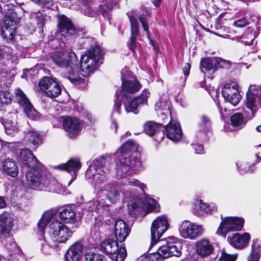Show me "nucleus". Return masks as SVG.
<instances>
[{"label":"nucleus","mask_w":261,"mask_h":261,"mask_svg":"<svg viewBox=\"0 0 261 261\" xmlns=\"http://www.w3.org/2000/svg\"><path fill=\"white\" fill-rule=\"evenodd\" d=\"M233 24L237 27L242 28L246 26L248 22L246 18H242L235 21Z\"/></svg>","instance_id":"0e129e2a"},{"label":"nucleus","mask_w":261,"mask_h":261,"mask_svg":"<svg viewBox=\"0 0 261 261\" xmlns=\"http://www.w3.org/2000/svg\"><path fill=\"white\" fill-rule=\"evenodd\" d=\"M181 253L180 244L168 240L165 245L159 247L156 253L142 255L140 257V261H163V258L171 256H179Z\"/></svg>","instance_id":"20e7f679"},{"label":"nucleus","mask_w":261,"mask_h":261,"mask_svg":"<svg viewBox=\"0 0 261 261\" xmlns=\"http://www.w3.org/2000/svg\"><path fill=\"white\" fill-rule=\"evenodd\" d=\"M43 166L40 168H30L26 174L28 184L31 189L40 191H46L48 185V181L44 176Z\"/></svg>","instance_id":"0eeeda50"},{"label":"nucleus","mask_w":261,"mask_h":261,"mask_svg":"<svg viewBox=\"0 0 261 261\" xmlns=\"http://www.w3.org/2000/svg\"><path fill=\"white\" fill-rule=\"evenodd\" d=\"M42 8H49L54 4L53 0H32Z\"/></svg>","instance_id":"864d4df0"},{"label":"nucleus","mask_w":261,"mask_h":261,"mask_svg":"<svg viewBox=\"0 0 261 261\" xmlns=\"http://www.w3.org/2000/svg\"><path fill=\"white\" fill-rule=\"evenodd\" d=\"M1 121L3 123L5 128L6 133L7 134L13 135L15 132H17L18 127L15 120L9 119L6 120L1 119Z\"/></svg>","instance_id":"4c0bfd02"},{"label":"nucleus","mask_w":261,"mask_h":261,"mask_svg":"<svg viewBox=\"0 0 261 261\" xmlns=\"http://www.w3.org/2000/svg\"><path fill=\"white\" fill-rule=\"evenodd\" d=\"M50 58L58 66L65 68L64 76L71 83L77 85L84 83L79 74V60L73 51H55L51 54Z\"/></svg>","instance_id":"7ed1b4c3"},{"label":"nucleus","mask_w":261,"mask_h":261,"mask_svg":"<svg viewBox=\"0 0 261 261\" xmlns=\"http://www.w3.org/2000/svg\"><path fill=\"white\" fill-rule=\"evenodd\" d=\"M81 122L78 118L67 117L63 119V128L70 138L77 135L81 131Z\"/></svg>","instance_id":"a211bd4d"},{"label":"nucleus","mask_w":261,"mask_h":261,"mask_svg":"<svg viewBox=\"0 0 261 261\" xmlns=\"http://www.w3.org/2000/svg\"><path fill=\"white\" fill-rule=\"evenodd\" d=\"M149 95V92L148 90L145 89L143 91L141 95L139 97L129 99L124 102V107L126 112H133L135 114L138 113V107L144 103H146L147 98Z\"/></svg>","instance_id":"f3484780"},{"label":"nucleus","mask_w":261,"mask_h":261,"mask_svg":"<svg viewBox=\"0 0 261 261\" xmlns=\"http://www.w3.org/2000/svg\"><path fill=\"white\" fill-rule=\"evenodd\" d=\"M237 258V254L230 255L226 253L224 251L222 252L220 258L221 261H235Z\"/></svg>","instance_id":"4d7b16f0"},{"label":"nucleus","mask_w":261,"mask_h":261,"mask_svg":"<svg viewBox=\"0 0 261 261\" xmlns=\"http://www.w3.org/2000/svg\"><path fill=\"white\" fill-rule=\"evenodd\" d=\"M217 209V206L215 203H205L201 200L196 201L194 208L195 212L198 215L207 214L216 211Z\"/></svg>","instance_id":"bb28decb"},{"label":"nucleus","mask_w":261,"mask_h":261,"mask_svg":"<svg viewBox=\"0 0 261 261\" xmlns=\"http://www.w3.org/2000/svg\"><path fill=\"white\" fill-rule=\"evenodd\" d=\"M117 0H107L103 2L99 5L101 13L103 15H106L116 5Z\"/></svg>","instance_id":"79ce46f5"},{"label":"nucleus","mask_w":261,"mask_h":261,"mask_svg":"<svg viewBox=\"0 0 261 261\" xmlns=\"http://www.w3.org/2000/svg\"><path fill=\"white\" fill-rule=\"evenodd\" d=\"M107 159L104 157H100L99 159L93 161L92 164L88 168L86 171V175L87 177H90L93 175V171H98L99 170L108 169L105 166L106 164Z\"/></svg>","instance_id":"7c9ffc66"},{"label":"nucleus","mask_w":261,"mask_h":261,"mask_svg":"<svg viewBox=\"0 0 261 261\" xmlns=\"http://www.w3.org/2000/svg\"><path fill=\"white\" fill-rule=\"evenodd\" d=\"M140 208V204L137 202L131 203H130L128 204V209L130 214H136V213L134 212L136 211H139Z\"/></svg>","instance_id":"052dcab7"},{"label":"nucleus","mask_w":261,"mask_h":261,"mask_svg":"<svg viewBox=\"0 0 261 261\" xmlns=\"http://www.w3.org/2000/svg\"><path fill=\"white\" fill-rule=\"evenodd\" d=\"M193 148L195 150V153L197 154H201L204 152L203 147L202 144H193Z\"/></svg>","instance_id":"69168bd1"},{"label":"nucleus","mask_w":261,"mask_h":261,"mask_svg":"<svg viewBox=\"0 0 261 261\" xmlns=\"http://www.w3.org/2000/svg\"><path fill=\"white\" fill-rule=\"evenodd\" d=\"M12 49L9 46H4L3 48H0V61L6 56L8 57L11 55Z\"/></svg>","instance_id":"13d9d810"},{"label":"nucleus","mask_w":261,"mask_h":261,"mask_svg":"<svg viewBox=\"0 0 261 261\" xmlns=\"http://www.w3.org/2000/svg\"><path fill=\"white\" fill-rule=\"evenodd\" d=\"M115 182H109L101 188V190L105 191V194L112 203H116L120 199V193L116 188Z\"/></svg>","instance_id":"412c9836"},{"label":"nucleus","mask_w":261,"mask_h":261,"mask_svg":"<svg viewBox=\"0 0 261 261\" xmlns=\"http://www.w3.org/2000/svg\"><path fill=\"white\" fill-rule=\"evenodd\" d=\"M114 234L120 242L124 241L130 232V228L125 221L121 219L116 220L114 225Z\"/></svg>","instance_id":"6ab92c4d"},{"label":"nucleus","mask_w":261,"mask_h":261,"mask_svg":"<svg viewBox=\"0 0 261 261\" xmlns=\"http://www.w3.org/2000/svg\"><path fill=\"white\" fill-rule=\"evenodd\" d=\"M255 244L256 242L253 240L252 244V252L249 256L248 261H258L260 256Z\"/></svg>","instance_id":"de8ad7c7"},{"label":"nucleus","mask_w":261,"mask_h":261,"mask_svg":"<svg viewBox=\"0 0 261 261\" xmlns=\"http://www.w3.org/2000/svg\"><path fill=\"white\" fill-rule=\"evenodd\" d=\"M83 250L81 243L77 242L72 245L67 250L65 254L66 261H79Z\"/></svg>","instance_id":"b1692460"},{"label":"nucleus","mask_w":261,"mask_h":261,"mask_svg":"<svg viewBox=\"0 0 261 261\" xmlns=\"http://www.w3.org/2000/svg\"><path fill=\"white\" fill-rule=\"evenodd\" d=\"M84 261H106V260L102 255L87 253L85 255Z\"/></svg>","instance_id":"49530a36"},{"label":"nucleus","mask_w":261,"mask_h":261,"mask_svg":"<svg viewBox=\"0 0 261 261\" xmlns=\"http://www.w3.org/2000/svg\"><path fill=\"white\" fill-rule=\"evenodd\" d=\"M14 72L5 69L0 70V87H8L12 82Z\"/></svg>","instance_id":"72a5a7b5"},{"label":"nucleus","mask_w":261,"mask_h":261,"mask_svg":"<svg viewBox=\"0 0 261 261\" xmlns=\"http://www.w3.org/2000/svg\"><path fill=\"white\" fill-rule=\"evenodd\" d=\"M201 70L203 72L208 71L213 69L212 58L203 59L201 61Z\"/></svg>","instance_id":"a18cd8bd"},{"label":"nucleus","mask_w":261,"mask_h":261,"mask_svg":"<svg viewBox=\"0 0 261 261\" xmlns=\"http://www.w3.org/2000/svg\"><path fill=\"white\" fill-rule=\"evenodd\" d=\"M179 231L182 238L194 239L202 234L203 229L201 225L193 224L188 221H184L180 225Z\"/></svg>","instance_id":"f8f14e48"},{"label":"nucleus","mask_w":261,"mask_h":261,"mask_svg":"<svg viewBox=\"0 0 261 261\" xmlns=\"http://www.w3.org/2000/svg\"><path fill=\"white\" fill-rule=\"evenodd\" d=\"M59 31L57 34V38L53 39L51 42L53 43L58 42V39H60L62 42L60 43L59 46H56V48L64 49L65 48V43L64 40H68L72 38H75L79 34H77V31L73 26L71 20L65 15H61L58 18V24Z\"/></svg>","instance_id":"39448f33"},{"label":"nucleus","mask_w":261,"mask_h":261,"mask_svg":"<svg viewBox=\"0 0 261 261\" xmlns=\"http://www.w3.org/2000/svg\"><path fill=\"white\" fill-rule=\"evenodd\" d=\"M246 107L254 114L261 107V85H251L246 94Z\"/></svg>","instance_id":"9d476101"},{"label":"nucleus","mask_w":261,"mask_h":261,"mask_svg":"<svg viewBox=\"0 0 261 261\" xmlns=\"http://www.w3.org/2000/svg\"><path fill=\"white\" fill-rule=\"evenodd\" d=\"M213 245L207 239H200L196 243V252L201 256L209 255L213 252Z\"/></svg>","instance_id":"a878e982"},{"label":"nucleus","mask_w":261,"mask_h":261,"mask_svg":"<svg viewBox=\"0 0 261 261\" xmlns=\"http://www.w3.org/2000/svg\"><path fill=\"white\" fill-rule=\"evenodd\" d=\"M130 22L131 25V36L130 38V49L134 52L136 48V37L138 35L139 30L138 27L139 24L135 18H130Z\"/></svg>","instance_id":"473e14b6"},{"label":"nucleus","mask_w":261,"mask_h":261,"mask_svg":"<svg viewBox=\"0 0 261 261\" xmlns=\"http://www.w3.org/2000/svg\"><path fill=\"white\" fill-rule=\"evenodd\" d=\"M168 138L174 142H177L182 137V131L178 122L170 121L165 128Z\"/></svg>","instance_id":"4be33fe9"},{"label":"nucleus","mask_w":261,"mask_h":261,"mask_svg":"<svg viewBox=\"0 0 261 261\" xmlns=\"http://www.w3.org/2000/svg\"><path fill=\"white\" fill-rule=\"evenodd\" d=\"M208 131L204 130H198L197 128V130L195 134V137L197 140L200 141H205L207 140V133Z\"/></svg>","instance_id":"6e6d98bb"},{"label":"nucleus","mask_w":261,"mask_h":261,"mask_svg":"<svg viewBox=\"0 0 261 261\" xmlns=\"http://www.w3.org/2000/svg\"><path fill=\"white\" fill-rule=\"evenodd\" d=\"M101 57V49L99 46H95L85 51L81 59V70L83 76H87L94 71Z\"/></svg>","instance_id":"423d86ee"},{"label":"nucleus","mask_w":261,"mask_h":261,"mask_svg":"<svg viewBox=\"0 0 261 261\" xmlns=\"http://www.w3.org/2000/svg\"><path fill=\"white\" fill-rule=\"evenodd\" d=\"M100 248L108 254H116L115 261H123L126 256L125 247H119L118 241L112 239L103 240L100 244Z\"/></svg>","instance_id":"1a4fd4ad"},{"label":"nucleus","mask_w":261,"mask_h":261,"mask_svg":"<svg viewBox=\"0 0 261 261\" xmlns=\"http://www.w3.org/2000/svg\"><path fill=\"white\" fill-rule=\"evenodd\" d=\"M12 100V95L9 92L7 91H3L0 92V103L8 104Z\"/></svg>","instance_id":"8fccbe9b"},{"label":"nucleus","mask_w":261,"mask_h":261,"mask_svg":"<svg viewBox=\"0 0 261 261\" xmlns=\"http://www.w3.org/2000/svg\"><path fill=\"white\" fill-rule=\"evenodd\" d=\"M16 99L24 110L29 118L36 120L39 118L38 113L34 109L23 92L19 88L15 90Z\"/></svg>","instance_id":"ddd939ff"},{"label":"nucleus","mask_w":261,"mask_h":261,"mask_svg":"<svg viewBox=\"0 0 261 261\" xmlns=\"http://www.w3.org/2000/svg\"><path fill=\"white\" fill-rule=\"evenodd\" d=\"M59 218L64 223L72 224L76 221L75 213L71 206L61 208L59 211Z\"/></svg>","instance_id":"cd10ccee"},{"label":"nucleus","mask_w":261,"mask_h":261,"mask_svg":"<svg viewBox=\"0 0 261 261\" xmlns=\"http://www.w3.org/2000/svg\"><path fill=\"white\" fill-rule=\"evenodd\" d=\"M39 86L40 89L50 97H57L61 93V88L59 84L50 77H43L40 81Z\"/></svg>","instance_id":"4468645a"},{"label":"nucleus","mask_w":261,"mask_h":261,"mask_svg":"<svg viewBox=\"0 0 261 261\" xmlns=\"http://www.w3.org/2000/svg\"><path fill=\"white\" fill-rule=\"evenodd\" d=\"M191 65L189 63H187L183 68V72L185 76H188L190 73Z\"/></svg>","instance_id":"338daca9"},{"label":"nucleus","mask_w":261,"mask_h":261,"mask_svg":"<svg viewBox=\"0 0 261 261\" xmlns=\"http://www.w3.org/2000/svg\"><path fill=\"white\" fill-rule=\"evenodd\" d=\"M99 170L98 171H93V175H91L89 178H92L95 182V185L105 182L109 178V169H106Z\"/></svg>","instance_id":"f704fd0d"},{"label":"nucleus","mask_w":261,"mask_h":261,"mask_svg":"<svg viewBox=\"0 0 261 261\" xmlns=\"http://www.w3.org/2000/svg\"><path fill=\"white\" fill-rule=\"evenodd\" d=\"M222 94L225 100L233 106L237 105L241 98L238 85L234 82L225 84L222 90Z\"/></svg>","instance_id":"2eb2a0df"},{"label":"nucleus","mask_w":261,"mask_h":261,"mask_svg":"<svg viewBox=\"0 0 261 261\" xmlns=\"http://www.w3.org/2000/svg\"><path fill=\"white\" fill-rule=\"evenodd\" d=\"M212 122L210 118L205 115H202L199 118L197 123V128L198 130H204L208 131L211 127Z\"/></svg>","instance_id":"ea45409f"},{"label":"nucleus","mask_w":261,"mask_h":261,"mask_svg":"<svg viewBox=\"0 0 261 261\" xmlns=\"http://www.w3.org/2000/svg\"><path fill=\"white\" fill-rule=\"evenodd\" d=\"M236 165L237 171L241 174L252 172L254 170V164H249L243 161H238L236 163Z\"/></svg>","instance_id":"58836bf2"},{"label":"nucleus","mask_w":261,"mask_h":261,"mask_svg":"<svg viewBox=\"0 0 261 261\" xmlns=\"http://www.w3.org/2000/svg\"><path fill=\"white\" fill-rule=\"evenodd\" d=\"M139 171H138L135 173L132 172H130V174L127 173V174L126 175V176L124 177H123L122 178H125L126 181L127 182V184L128 185L130 186L139 187L142 190L144 191V190L146 188V186L145 184H144L143 183H141L140 181H139L138 180H137L135 178H131V177H128V178L127 177V176L130 175L132 174H136ZM117 177L119 178H121V177H118L117 176Z\"/></svg>","instance_id":"a19ab883"},{"label":"nucleus","mask_w":261,"mask_h":261,"mask_svg":"<svg viewBox=\"0 0 261 261\" xmlns=\"http://www.w3.org/2000/svg\"><path fill=\"white\" fill-rule=\"evenodd\" d=\"M26 142L32 144L34 146L39 145L41 143V139L39 134L33 129L29 130L24 136Z\"/></svg>","instance_id":"e433bc0d"},{"label":"nucleus","mask_w":261,"mask_h":261,"mask_svg":"<svg viewBox=\"0 0 261 261\" xmlns=\"http://www.w3.org/2000/svg\"><path fill=\"white\" fill-rule=\"evenodd\" d=\"M139 20L142 24V26L144 29V30L147 33V36H149V32H148V22L146 19V18L144 15H141L139 16Z\"/></svg>","instance_id":"680f3d73"},{"label":"nucleus","mask_w":261,"mask_h":261,"mask_svg":"<svg viewBox=\"0 0 261 261\" xmlns=\"http://www.w3.org/2000/svg\"><path fill=\"white\" fill-rule=\"evenodd\" d=\"M2 167L3 171L7 175L12 177H16L18 175V167L13 160L6 159L3 162Z\"/></svg>","instance_id":"2f4dec72"},{"label":"nucleus","mask_w":261,"mask_h":261,"mask_svg":"<svg viewBox=\"0 0 261 261\" xmlns=\"http://www.w3.org/2000/svg\"><path fill=\"white\" fill-rule=\"evenodd\" d=\"M127 72L126 69H123L121 71V80L122 82L121 94L123 96H127L128 94L135 93L138 92L141 88V85L138 81L136 80H126Z\"/></svg>","instance_id":"dca6fc26"},{"label":"nucleus","mask_w":261,"mask_h":261,"mask_svg":"<svg viewBox=\"0 0 261 261\" xmlns=\"http://www.w3.org/2000/svg\"><path fill=\"white\" fill-rule=\"evenodd\" d=\"M14 225L13 218L10 214L3 213L0 215V232L9 233Z\"/></svg>","instance_id":"c85d7f7f"},{"label":"nucleus","mask_w":261,"mask_h":261,"mask_svg":"<svg viewBox=\"0 0 261 261\" xmlns=\"http://www.w3.org/2000/svg\"><path fill=\"white\" fill-rule=\"evenodd\" d=\"M16 23V20L14 19L11 20L9 17L6 18L4 21V24L2 28V35L4 39L9 41L13 40Z\"/></svg>","instance_id":"393cba45"},{"label":"nucleus","mask_w":261,"mask_h":261,"mask_svg":"<svg viewBox=\"0 0 261 261\" xmlns=\"http://www.w3.org/2000/svg\"><path fill=\"white\" fill-rule=\"evenodd\" d=\"M31 18L34 19L38 24H43L44 23V16L39 12H33L30 14Z\"/></svg>","instance_id":"3c124183"},{"label":"nucleus","mask_w":261,"mask_h":261,"mask_svg":"<svg viewBox=\"0 0 261 261\" xmlns=\"http://www.w3.org/2000/svg\"><path fill=\"white\" fill-rule=\"evenodd\" d=\"M168 228V221L164 216L158 217L152 222L151 227V240L150 247H152L157 243Z\"/></svg>","instance_id":"9b49d317"},{"label":"nucleus","mask_w":261,"mask_h":261,"mask_svg":"<svg viewBox=\"0 0 261 261\" xmlns=\"http://www.w3.org/2000/svg\"><path fill=\"white\" fill-rule=\"evenodd\" d=\"M91 39L92 38L90 37H81L80 38L78 41L79 48L84 47L87 44H88Z\"/></svg>","instance_id":"e2e57ef3"},{"label":"nucleus","mask_w":261,"mask_h":261,"mask_svg":"<svg viewBox=\"0 0 261 261\" xmlns=\"http://www.w3.org/2000/svg\"><path fill=\"white\" fill-rule=\"evenodd\" d=\"M147 209L150 212H157L159 211V206L156 200L151 198L146 199Z\"/></svg>","instance_id":"09e8293b"},{"label":"nucleus","mask_w":261,"mask_h":261,"mask_svg":"<svg viewBox=\"0 0 261 261\" xmlns=\"http://www.w3.org/2000/svg\"><path fill=\"white\" fill-rule=\"evenodd\" d=\"M250 237L248 233L245 232L243 234L235 233L232 236H229L227 240L229 243L236 248H243L246 246Z\"/></svg>","instance_id":"5701e85b"},{"label":"nucleus","mask_w":261,"mask_h":261,"mask_svg":"<svg viewBox=\"0 0 261 261\" xmlns=\"http://www.w3.org/2000/svg\"><path fill=\"white\" fill-rule=\"evenodd\" d=\"M241 42L246 45H251L254 39V36L252 33H249L247 35L243 36L240 38Z\"/></svg>","instance_id":"5fc2aeb1"},{"label":"nucleus","mask_w":261,"mask_h":261,"mask_svg":"<svg viewBox=\"0 0 261 261\" xmlns=\"http://www.w3.org/2000/svg\"><path fill=\"white\" fill-rule=\"evenodd\" d=\"M231 124L236 127H238L244 124V119L242 114L240 113H237L232 115L230 117Z\"/></svg>","instance_id":"c03bdc74"},{"label":"nucleus","mask_w":261,"mask_h":261,"mask_svg":"<svg viewBox=\"0 0 261 261\" xmlns=\"http://www.w3.org/2000/svg\"><path fill=\"white\" fill-rule=\"evenodd\" d=\"M161 128L160 125L152 121H148L144 125L145 132L150 136L158 134H161L162 136L163 135V132H160Z\"/></svg>","instance_id":"c9c22d12"},{"label":"nucleus","mask_w":261,"mask_h":261,"mask_svg":"<svg viewBox=\"0 0 261 261\" xmlns=\"http://www.w3.org/2000/svg\"><path fill=\"white\" fill-rule=\"evenodd\" d=\"M55 168L66 170L68 172H73L74 174L75 175L81 168L80 160L77 158L71 159L66 163L58 165Z\"/></svg>","instance_id":"c756f323"},{"label":"nucleus","mask_w":261,"mask_h":261,"mask_svg":"<svg viewBox=\"0 0 261 261\" xmlns=\"http://www.w3.org/2000/svg\"><path fill=\"white\" fill-rule=\"evenodd\" d=\"M53 212H45L38 223V230L43 233L47 224L49 223L48 232L51 240L45 237H43V240L47 246L54 248L56 246L55 242H66L72 236V231L62 222L53 219Z\"/></svg>","instance_id":"f03ea898"},{"label":"nucleus","mask_w":261,"mask_h":261,"mask_svg":"<svg viewBox=\"0 0 261 261\" xmlns=\"http://www.w3.org/2000/svg\"><path fill=\"white\" fill-rule=\"evenodd\" d=\"M85 209L88 211H96L97 213L99 214L101 213L102 205L98 201L92 200L86 204Z\"/></svg>","instance_id":"37998d69"},{"label":"nucleus","mask_w":261,"mask_h":261,"mask_svg":"<svg viewBox=\"0 0 261 261\" xmlns=\"http://www.w3.org/2000/svg\"><path fill=\"white\" fill-rule=\"evenodd\" d=\"M121 106V102L119 101H117L115 102V105L114 106V109L115 111H116L118 114H120V109Z\"/></svg>","instance_id":"774afa93"},{"label":"nucleus","mask_w":261,"mask_h":261,"mask_svg":"<svg viewBox=\"0 0 261 261\" xmlns=\"http://www.w3.org/2000/svg\"><path fill=\"white\" fill-rule=\"evenodd\" d=\"M91 4H84L85 8L83 9V13L86 16L94 17L96 14L95 11L93 9L91 6Z\"/></svg>","instance_id":"603ef678"},{"label":"nucleus","mask_w":261,"mask_h":261,"mask_svg":"<svg viewBox=\"0 0 261 261\" xmlns=\"http://www.w3.org/2000/svg\"><path fill=\"white\" fill-rule=\"evenodd\" d=\"M20 158L23 164L30 169L42 167V164L29 149H22L20 151Z\"/></svg>","instance_id":"aec40b11"},{"label":"nucleus","mask_w":261,"mask_h":261,"mask_svg":"<svg viewBox=\"0 0 261 261\" xmlns=\"http://www.w3.org/2000/svg\"><path fill=\"white\" fill-rule=\"evenodd\" d=\"M137 144L133 140L126 141L116 152L118 162L116 165V176L123 177L127 173L142 170L140 153L137 152Z\"/></svg>","instance_id":"f257e3e1"},{"label":"nucleus","mask_w":261,"mask_h":261,"mask_svg":"<svg viewBox=\"0 0 261 261\" xmlns=\"http://www.w3.org/2000/svg\"><path fill=\"white\" fill-rule=\"evenodd\" d=\"M222 221L217 230L218 234L224 237L230 231L240 230L244 223L243 219L240 217L221 216Z\"/></svg>","instance_id":"6e6552de"},{"label":"nucleus","mask_w":261,"mask_h":261,"mask_svg":"<svg viewBox=\"0 0 261 261\" xmlns=\"http://www.w3.org/2000/svg\"><path fill=\"white\" fill-rule=\"evenodd\" d=\"M212 58L213 65V69L214 70V71L217 69L219 67H222L224 63V61L222 59L217 58Z\"/></svg>","instance_id":"bf43d9fd"}]
</instances>
